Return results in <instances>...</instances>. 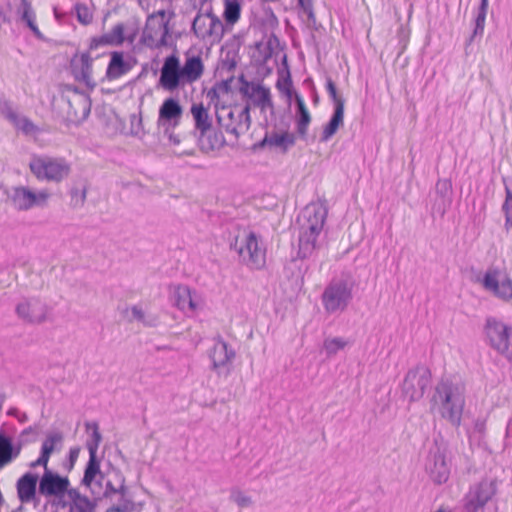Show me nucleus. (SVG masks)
<instances>
[{
  "label": "nucleus",
  "instance_id": "21",
  "mask_svg": "<svg viewBox=\"0 0 512 512\" xmlns=\"http://www.w3.org/2000/svg\"><path fill=\"white\" fill-rule=\"evenodd\" d=\"M37 483L39 484V476L32 472H26L17 480L16 489L21 503L37 502Z\"/></svg>",
  "mask_w": 512,
  "mask_h": 512
},
{
  "label": "nucleus",
  "instance_id": "9",
  "mask_svg": "<svg viewBox=\"0 0 512 512\" xmlns=\"http://www.w3.org/2000/svg\"><path fill=\"white\" fill-rule=\"evenodd\" d=\"M29 167L39 180L60 182L70 173V165L63 158L34 157Z\"/></svg>",
  "mask_w": 512,
  "mask_h": 512
},
{
  "label": "nucleus",
  "instance_id": "34",
  "mask_svg": "<svg viewBox=\"0 0 512 512\" xmlns=\"http://www.w3.org/2000/svg\"><path fill=\"white\" fill-rule=\"evenodd\" d=\"M88 186L86 181L75 182L69 190L70 206L74 209L82 208L87 197Z\"/></svg>",
  "mask_w": 512,
  "mask_h": 512
},
{
  "label": "nucleus",
  "instance_id": "31",
  "mask_svg": "<svg viewBox=\"0 0 512 512\" xmlns=\"http://www.w3.org/2000/svg\"><path fill=\"white\" fill-rule=\"evenodd\" d=\"M296 127L298 134L305 138L308 126L311 122L310 113L300 95H296Z\"/></svg>",
  "mask_w": 512,
  "mask_h": 512
},
{
  "label": "nucleus",
  "instance_id": "24",
  "mask_svg": "<svg viewBox=\"0 0 512 512\" xmlns=\"http://www.w3.org/2000/svg\"><path fill=\"white\" fill-rule=\"evenodd\" d=\"M234 357L235 351L221 337H218L209 353L212 369L218 371L219 368L231 363Z\"/></svg>",
  "mask_w": 512,
  "mask_h": 512
},
{
  "label": "nucleus",
  "instance_id": "22",
  "mask_svg": "<svg viewBox=\"0 0 512 512\" xmlns=\"http://www.w3.org/2000/svg\"><path fill=\"white\" fill-rule=\"evenodd\" d=\"M436 199L432 206L433 213L444 216L452 203V183L449 179H439L435 186Z\"/></svg>",
  "mask_w": 512,
  "mask_h": 512
},
{
  "label": "nucleus",
  "instance_id": "38",
  "mask_svg": "<svg viewBox=\"0 0 512 512\" xmlns=\"http://www.w3.org/2000/svg\"><path fill=\"white\" fill-rule=\"evenodd\" d=\"M208 16V32L207 37H212L214 40L220 41L225 32V26L218 16H216L212 9L207 11Z\"/></svg>",
  "mask_w": 512,
  "mask_h": 512
},
{
  "label": "nucleus",
  "instance_id": "7",
  "mask_svg": "<svg viewBox=\"0 0 512 512\" xmlns=\"http://www.w3.org/2000/svg\"><path fill=\"white\" fill-rule=\"evenodd\" d=\"M488 344L491 348L512 361V335L511 327L495 319L487 318L484 327Z\"/></svg>",
  "mask_w": 512,
  "mask_h": 512
},
{
  "label": "nucleus",
  "instance_id": "23",
  "mask_svg": "<svg viewBox=\"0 0 512 512\" xmlns=\"http://www.w3.org/2000/svg\"><path fill=\"white\" fill-rule=\"evenodd\" d=\"M125 31L124 23H117L110 32L93 37L89 44V50H95L103 46H121L125 42Z\"/></svg>",
  "mask_w": 512,
  "mask_h": 512
},
{
  "label": "nucleus",
  "instance_id": "26",
  "mask_svg": "<svg viewBox=\"0 0 512 512\" xmlns=\"http://www.w3.org/2000/svg\"><path fill=\"white\" fill-rule=\"evenodd\" d=\"M321 233L310 232L299 229L298 257L300 259L310 258L320 248L318 237Z\"/></svg>",
  "mask_w": 512,
  "mask_h": 512
},
{
  "label": "nucleus",
  "instance_id": "64",
  "mask_svg": "<svg viewBox=\"0 0 512 512\" xmlns=\"http://www.w3.org/2000/svg\"><path fill=\"white\" fill-rule=\"evenodd\" d=\"M266 145H270V137L266 133L264 138L253 145L254 150L263 149Z\"/></svg>",
  "mask_w": 512,
  "mask_h": 512
},
{
  "label": "nucleus",
  "instance_id": "33",
  "mask_svg": "<svg viewBox=\"0 0 512 512\" xmlns=\"http://www.w3.org/2000/svg\"><path fill=\"white\" fill-rule=\"evenodd\" d=\"M487 10L488 7L478 6L477 13L474 19L473 31L465 43L466 51L468 47L476 40V38H481L483 36Z\"/></svg>",
  "mask_w": 512,
  "mask_h": 512
},
{
  "label": "nucleus",
  "instance_id": "2",
  "mask_svg": "<svg viewBox=\"0 0 512 512\" xmlns=\"http://www.w3.org/2000/svg\"><path fill=\"white\" fill-rule=\"evenodd\" d=\"M424 469L434 484L441 485L448 481L451 473V459L448 457V445L442 437L434 438L430 444Z\"/></svg>",
  "mask_w": 512,
  "mask_h": 512
},
{
  "label": "nucleus",
  "instance_id": "40",
  "mask_svg": "<svg viewBox=\"0 0 512 512\" xmlns=\"http://www.w3.org/2000/svg\"><path fill=\"white\" fill-rule=\"evenodd\" d=\"M17 14L26 26L30 25V22H36V14L29 0H20V5L17 7Z\"/></svg>",
  "mask_w": 512,
  "mask_h": 512
},
{
  "label": "nucleus",
  "instance_id": "37",
  "mask_svg": "<svg viewBox=\"0 0 512 512\" xmlns=\"http://www.w3.org/2000/svg\"><path fill=\"white\" fill-rule=\"evenodd\" d=\"M241 16V3L239 0H224L223 18L226 25L233 26Z\"/></svg>",
  "mask_w": 512,
  "mask_h": 512
},
{
  "label": "nucleus",
  "instance_id": "17",
  "mask_svg": "<svg viewBox=\"0 0 512 512\" xmlns=\"http://www.w3.org/2000/svg\"><path fill=\"white\" fill-rule=\"evenodd\" d=\"M327 214L328 210L325 205L320 203L308 204L299 217L300 229L322 233Z\"/></svg>",
  "mask_w": 512,
  "mask_h": 512
},
{
  "label": "nucleus",
  "instance_id": "59",
  "mask_svg": "<svg viewBox=\"0 0 512 512\" xmlns=\"http://www.w3.org/2000/svg\"><path fill=\"white\" fill-rule=\"evenodd\" d=\"M233 82V77L229 79L222 80L221 82H217L215 85L219 89V91L223 94H228L231 91V84Z\"/></svg>",
  "mask_w": 512,
  "mask_h": 512
},
{
  "label": "nucleus",
  "instance_id": "15",
  "mask_svg": "<svg viewBox=\"0 0 512 512\" xmlns=\"http://www.w3.org/2000/svg\"><path fill=\"white\" fill-rule=\"evenodd\" d=\"M15 313L25 324L40 325L47 320L48 306L38 298H25L16 305Z\"/></svg>",
  "mask_w": 512,
  "mask_h": 512
},
{
  "label": "nucleus",
  "instance_id": "12",
  "mask_svg": "<svg viewBox=\"0 0 512 512\" xmlns=\"http://www.w3.org/2000/svg\"><path fill=\"white\" fill-rule=\"evenodd\" d=\"M240 82L239 92L243 98L247 99L250 106L259 107L261 109L273 108L270 89L261 83L248 81L242 74L238 78Z\"/></svg>",
  "mask_w": 512,
  "mask_h": 512
},
{
  "label": "nucleus",
  "instance_id": "28",
  "mask_svg": "<svg viewBox=\"0 0 512 512\" xmlns=\"http://www.w3.org/2000/svg\"><path fill=\"white\" fill-rule=\"evenodd\" d=\"M201 151L208 153L222 148L225 145V138L220 130H216L213 126L207 133L196 136Z\"/></svg>",
  "mask_w": 512,
  "mask_h": 512
},
{
  "label": "nucleus",
  "instance_id": "62",
  "mask_svg": "<svg viewBox=\"0 0 512 512\" xmlns=\"http://www.w3.org/2000/svg\"><path fill=\"white\" fill-rule=\"evenodd\" d=\"M31 32L33 33V35L39 39V40H44V35L42 34V32L39 30L36 22L35 23H31L30 22V25L27 26Z\"/></svg>",
  "mask_w": 512,
  "mask_h": 512
},
{
  "label": "nucleus",
  "instance_id": "3",
  "mask_svg": "<svg viewBox=\"0 0 512 512\" xmlns=\"http://www.w3.org/2000/svg\"><path fill=\"white\" fill-rule=\"evenodd\" d=\"M498 481L495 478H484L472 485L464 498L463 512H497L495 496Z\"/></svg>",
  "mask_w": 512,
  "mask_h": 512
},
{
  "label": "nucleus",
  "instance_id": "39",
  "mask_svg": "<svg viewBox=\"0 0 512 512\" xmlns=\"http://www.w3.org/2000/svg\"><path fill=\"white\" fill-rule=\"evenodd\" d=\"M270 146L279 147L283 153H286L290 147L295 144V136L292 133L284 132L282 134L273 133L269 135Z\"/></svg>",
  "mask_w": 512,
  "mask_h": 512
},
{
  "label": "nucleus",
  "instance_id": "51",
  "mask_svg": "<svg viewBox=\"0 0 512 512\" xmlns=\"http://www.w3.org/2000/svg\"><path fill=\"white\" fill-rule=\"evenodd\" d=\"M181 67L179 58L175 54H171L165 58L160 72L181 71Z\"/></svg>",
  "mask_w": 512,
  "mask_h": 512
},
{
  "label": "nucleus",
  "instance_id": "10",
  "mask_svg": "<svg viewBox=\"0 0 512 512\" xmlns=\"http://www.w3.org/2000/svg\"><path fill=\"white\" fill-rule=\"evenodd\" d=\"M50 194L41 190L34 192L28 187L15 186L7 191V197L18 211H28L34 207H44Z\"/></svg>",
  "mask_w": 512,
  "mask_h": 512
},
{
  "label": "nucleus",
  "instance_id": "5",
  "mask_svg": "<svg viewBox=\"0 0 512 512\" xmlns=\"http://www.w3.org/2000/svg\"><path fill=\"white\" fill-rule=\"evenodd\" d=\"M105 479L104 487H100L96 492V499H101L102 497L110 498L113 495H120V499L118 504L110 507L106 512H139L138 507H141L140 504H136L134 501L127 497L128 488L125 485V477L121 471H115V483L112 482L110 478V474Z\"/></svg>",
  "mask_w": 512,
  "mask_h": 512
},
{
  "label": "nucleus",
  "instance_id": "41",
  "mask_svg": "<svg viewBox=\"0 0 512 512\" xmlns=\"http://www.w3.org/2000/svg\"><path fill=\"white\" fill-rule=\"evenodd\" d=\"M348 341L341 337L334 338H326L323 342V350L325 351L327 356H333L338 353V351L344 349Z\"/></svg>",
  "mask_w": 512,
  "mask_h": 512
},
{
  "label": "nucleus",
  "instance_id": "11",
  "mask_svg": "<svg viewBox=\"0 0 512 512\" xmlns=\"http://www.w3.org/2000/svg\"><path fill=\"white\" fill-rule=\"evenodd\" d=\"M86 428L92 429V434L86 443V447L89 452V459L84 469L81 485H89L96 475L100 474V459L98 458L97 451L102 440V436L96 422L86 423Z\"/></svg>",
  "mask_w": 512,
  "mask_h": 512
},
{
  "label": "nucleus",
  "instance_id": "14",
  "mask_svg": "<svg viewBox=\"0 0 512 512\" xmlns=\"http://www.w3.org/2000/svg\"><path fill=\"white\" fill-rule=\"evenodd\" d=\"M236 242H238V239H236ZM235 248L242 260L251 268L260 269L265 265V249L260 246L258 237L254 232L250 231L245 236L239 248L235 243Z\"/></svg>",
  "mask_w": 512,
  "mask_h": 512
},
{
  "label": "nucleus",
  "instance_id": "32",
  "mask_svg": "<svg viewBox=\"0 0 512 512\" xmlns=\"http://www.w3.org/2000/svg\"><path fill=\"white\" fill-rule=\"evenodd\" d=\"M505 188V200L502 204V212L505 216L504 228L508 232L512 229V178L502 177Z\"/></svg>",
  "mask_w": 512,
  "mask_h": 512
},
{
  "label": "nucleus",
  "instance_id": "16",
  "mask_svg": "<svg viewBox=\"0 0 512 512\" xmlns=\"http://www.w3.org/2000/svg\"><path fill=\"white\" fill-rule=\"evenodd\" d=\"M69 486L70 480L67 476H61L46 468L42 476L39 477L38 493L46 498L62 499Z\"/></svg>",
  "mask_w": 512,
  "mask_h": 512
},
{
  "label": "nucleus",
  "instance_id": "36",
  "mask_svg": "<svg viewBox=\"0 0 512 512\" xmlns=\"http://www.w3.org/2000/svg\"><path fill=\"white\" fill-rule=\"evenodd\" d=\"M184 81L182 71L160 72L159 84L167 91L176 90Z\"/></svg>",
  "mask_w": 512,
  "mask_h": 512
},
{
  "label": "nucleus",
  "instance_id": "19",
  "mask_svg": "<svg viewBox=\"0 0 512 512\" xmlns=\"http://www.w3.org/2000/svg\"><path fill=\"white\" fill-rule=\"evenodd\" d=\"M71 73L75 80L83 82L90 90H93L96 83L92 79L93 58L89 51L80 55L76 53L70 61Z\"/></svg>",
  "mask_w": 512,
  "mask_h": 512
},
{
  "label": "nucleus",
  "instance_id": "27",
  "mask_svg": "<svg viewBox=\"0 0 512 512\" xmlns=\"http://www.w3.org/2000/svg\"><path fill=\"white\" fill-rule=\"evenodd\" d=\"M184 81L186 83H193L201 78L204 72V65L200 55L186 54V60L181 67Z\"/></svg>",
  "mask_w": 512,
  "mask_h": 512
},
{
  "label": "nucleus",
  "instance_id": "6",
  "mask_svg": "<svg viewBox=\"0 0 512 512\" xmlns=\"http://www.w3.org/2000/svg\"><path fill=\"white\" fill-rule=\"evenodd\" d=\"M182 115L183 108L179 101L173 97L166 98L159 107L157 127L163 131L164 136L173 145H178L181 142L174 130L180 124Z\"/></svg>",
  "mask_w": 512,
  "mask_h": 512
},
{
  "label": "nucleus",
  "instance_id": "30",
  "mask_svg": "<svg viewBox=\"0 0 512 512\" xmlns=\"http://www.w3.org/2000/svg\"><path fill=\"white\" fill-rule=\"evenodd\" d=\"M344 124V108L341 105L335 107L332 116L323 128V132L320 138L321 142H327L330 140L338 131V129Z\"/></svg>",
  "mask_w": 512,
  "mask_h": 512
},
{
  "label": "nucleus",
  "instance_id": "52",
  "mask_svg": "<svg viewBox=\"0 0 512 512\" xmlns=\"http://www.w3.org/2000/svg\"><path fill=\"white\" fill-rule=\"evenodd\" d=\"M12 446L10 438L0 432V452L4 449H10ZM11 461V457L7 454H0V468L4 467Z\"/></svg>",
  "mask_w": 512,
  "mask_h": 512
},
{
  "label": "nucleus",
  "instance_id": "60",
  "mask_svg": "<svg viewBox=\"0 0 512 512\" xmlns=\"http://www.w3.org/2000/svg\"><path fill=\"white\" fill-rule=\"evenodd\" d=\"M65 495L69 497L72 501V505L75 504L78 500H80L84 495H82L78 489L67 487V491H65Z\"/></svg>",
  "mask_w": 512,
  "mask_h": 512
},
{
  "label": "nucleus",
  "instance_id": "25",
  "mask_svg": "<svg viewBox=\"0 0 512 512\" xmlns=\"http://www.w3.org/2000/svg\"><path fill=\"white\" fill-rule=\"evenodd\" d=\"M192 291L187 285H178L175 287L172 298L175 306L183 312H194L198 308Z\"/></svg>",
  "mask_w": 512,
  "mask_h": 512
},
{
  "label": "nucleus",
  "instance_id": "54",
  "mask_svg": "<svg viewBox=\"0 0 512 512\" xmlns=\"http://www.w3.org/2000/svg\"><path fill=\"white\" fill-rule=\"evenodd\" d=\"M95 507L96 504L84 495L80 500L71 506V509L75 508L78 512H93Z\"/></svg>",
  "mask_w": 512,
  "mask_h": 512
},
{
  "label": "nucleus",
  "instance_id": "44",
  "mask_svg": "<svg viewBox=\"0 0 512 512\" xmlns=\"http://www.w3.org/2000/svg\"><path fill=\"white\" fill-rule=\"evenodd\" d=\"M325 87L327 90V93L331 100L334 103V108L338 107V105H341V108H344L345 106V100L344 98L338 93L337 87L335 82L332 80L330 76H326V83Z\"/></svg>",
  "mask_w": 512,
  "mask_h": 512
},
{
  "label": "nucleus",
  "instance_id": "53",
  "mask_svg": "<svg viewBox=\"0 0 512 512\" xmlns=\"http://www.w3.org/2000/svg\"><path fill=\"white\" fill-rule=\"evenodd\" d=\"M131 313H132V317H133L134 320H137L138 322H141V323H143L146 326L153 327V326L156 325V319L155 318H150L149 320H147L145 318V313L137 305H134V306L131 307Z\"/></svg>",
  "mask_w": 512,
  "mask_h": 512
},
{
  "label": "nucleus",
  "instance_id": "46",
  "mask_svg": "<svg viewBox=\"0 0 512 512\" xmlns=\"http://www.w3.org/2000/svg\"><path fill=\"white\" fill-rule=\"evenodd\" d=\"M230 500L236 503L240 508H246L252 505L250 496L245 495L239 488H232Z\"/></svg>",
  "mask_w": 512,
  "mask_h": 512
},
{
  "label": "nucleus",
  "instance_id": "47",
  "mask_svg": "<svg viewBox=\"0 0 512 512\" xmlns=\"http://www.w3.org/2000/svg\"><path fill=\"white\" fill-rule=\"evenodd\" d=\"M61 442L62 435L60 433L49 434L43 441L40 452L51 455L55 449V445Z\"/></svg>",
  "mask_w": 512,
  "mask_h": 512
},
{
  "label": "nucleus",
  "instance_id": "35",
  "mask_svg": "<svg viewBox=\"0 0 512 512\" xmlns=\"http://www.w3.org/2000/svg\"><path fill=\"white\" fill-rule=\"evenodd\" d=\"M238 121L236 124L229 123L225 124L224 128L227 133L233 134L236 138L239 137V130L244 126L247 130L251 124L250 118V105L246 104L244 108H242L237 115Z\"/></svg>",
  "mask_w": 512,
  "mask_h": 512
},
{
  "label": "nucleus",
  "instance_id": "49",
  "mask_svg": "<svg viewBox=\"0 0 512 512\" xmlns=\"http://www.w3.org/2000/svg\"><path fill=\"white\" fill-rule=\"evenodd\" d=\"M13 125L26 135H30L37 130V127L34 125V123L27 117L18 116L17 121H15Z\"/></svg>",
  "mask_w": 512,
  "mask_h": 512
},
{
  "label": "nucleus",
  "instance_id": "58",
  "mask_svg": "<svg viewBox=\"0 0 512 512\" xmlns=\"http://www.w3.org/2000/svg\"><path fill=\"white\" fill-rule=\"evenodd\" d=\"M79 448H72L69 451V456L67 462L64 463V467L67 469V471H71L77 461V458L79 456Z\"/></svg>",
  "mask_w": 512,
  "mask_h": 512
},
{
  "label": "nucleus",
  "instance_id": "29",
  "mask_svg": "<svg viewBox=\"0 0 512 512\" xmlns=\"http://www.w3.org/2000/svg\"><path fill=\"white\" fill-rule=\"evenodd\" d=\"M191 114L194 119L195 136L207 133L212 126V121L209 117L208 110L204 105L202 103L193 104L191 107Z\"/></svg>",
  "mask_w": 512,
  "mask_h": 512
},
{
  "label": "nucleus",
  "instance_id": "8",
  "mask_svg": "<svg viewBox=\"0 0 512 512\" xmlns=\"http://www.w3.org/2000/svg\"><path fill=\"white\" fill-rule=\"evenodd\" d=\"M431 383V372L425 365L418 364L408 370L401 385L402 395L409 402L419 401L423 398L426 389Z\"/></svg>",
  "mask_w": 512,
  "mask_h": 512
},
{
  "label": "nucleus",
  "instance_id": "48",
  "mask_svg": "<svg viewBox=\"0 0 512 512\" xmlns=\"http://www.w3.org/2000/svg\"><path fill=\"white\" fill-rule=\"evenodd\" d=\"M76 12L77 20L84 25H87L91 23L92 21V13L90 12L89 8L81 3H77L74 7Z\"/></svg>",
  "mask_w": 512,
  "mask_h": 512
},
{
  "label": "nucleus",
  "instance_id": "1",
  "mask_svg": "<svg viewBox=\"0 0 512 512\" xmlns=\"http://www.w3.org/2000/svg\"><path fill=\"white\" fill-rule=\"evenodd\" d=\"M432 401L440 406L443 418L454 427L460 426L465 406V385L460 380L442 378L435 387Z\"/></svg>",
  "mask_w": 512,
  "mask_h": 512
},
{
  "label": "nucleus",
  "instance_id": "13",
  "mask_svg": "<svg viewBox=\"0 0 512 512\" xmlns=\"http://www.w3.org/2000/svg\"><path fill=\"white\" fill-rule=\"evenodd\" d=\"M169 33V20L148 16L141 40L150 48H160L167 45Z\"/></svg>",
  "mask_w": 512,
  "mask_h": 512
},
{
  "label": "nucleus",
  "instance_id": "4",
  "mask_svg": "<svg viewBox=\"0 0 512 512\" xmlns=\"http://www.w3.org/2000/svg\"><path fill=\"white\" fill-rule=\"evenodd\" d=\"M354 280L350 276L332 279L322 294V304L327 313L344 311L352 300Z\"/></svg>",
  "mask_w": 512,
  "mask_h": 512
},
{
  "label": "nucleus",
  "instance_id": "57",
  "mask_svg": "<svg viewBox=\"0 0 512 512\" xmlns=\"http://www.w3.org/2000/svg\"><path fill=\"white\" fill-rule=\"evenodd\" d=\"M256 49L262 54L263 62H266L272 57L274 47H271V42L265 45L262 42H258L256 43Z\"/></svg>",
  "mask_w": 512,
  "mask_h": 512
},
{
  "label": "nucleus",
  "instance_id": "43",
  "mask_svg": "<svg viewBox=\"0 0 512 512\" xmlns=\"http://www.w3.org/2000/svg\"><path fill=\"white\" fill-rule=\"evenodd\" d=\"M283 64L286 66V75L282 79H278L276 83V87L284 93L287 97H291L292 95V89H293V82L291 78V74L287 65V57L284 55L283 57Z\"/></svg>",
  "mask_w": 512,
  "mask_h": 512
},
{
  "label": "nucleus",
  "instance_id": "45",
  "mask_svg": "<svg viewBox=\"0 0 512 512\" xmlns=\"http://www.w3.org/2000/svg\"><path fill=\"white\" fill-rule=\"evenodd\" d=\"M0 114L11 124L17 121L19 116L13 108V103L4 97H0Z\"/></svg>",
  "mask_w": 512,
  "mask_h": 512
},
{
  "label": "nucleus",
  "instance_id": "55",
  "mask_svg": "<svg viewBox=\"0 0 512 512\" xmlns=\"http://www.w3.org/2000/svg\"><path fill=\"white\" fill-rule=\"evenodd\" d=\"M108 475H106L105 472H102L100 470V474H97L94 480L89 485H84L86 488H88L91 492V494L96 499V492L97 489H100V487H104L105 479Z\"/></svg>",
  "mask_w": 512,
  "mask_h": 512
},
{
  "label": "nucleus",
  "instance_id": "61",
  "mask_svg": "<svg viewBox=\"0 0 512 512\" xmlns=\"http://www.w3.org/2000/svg\"><path fill=\"white\" fill-rule=\"evenodd\" d=\"M138 34V30L136 28L133 29H126L125 31V41H127L129 44H133L136 40Z\"/></svg>",
  "mask_w": 512,
  "mask_h": 512
},
{
  "label": "nucleus",
  "instance_id": "18",
  "mask_svg": "<svg viewBox=\"0 0 512 512\" xmlns=\"http://www.w3.org/2000/svg\"><path fill=\"white\" fill-rule=\"evenodd\" d=\"M500 271L498 268L490 267L482 279V285L485 290L492 292L496 297L509 301L512 299V280L506 277L499 281Z\"/></svg>",
  "mask_w": 512,
  "mask_h": 512
},
{
  "label": "nucleus",
  "instance_id": "63",
  "mask_svg": "<svg viewBox=\"0 0 512 512\" xmlns=\"http://www.w3.org/2000/svg\"><path fill=\"white\" fill-rule=\"evenodd\" d=\"M31 32L33 33V35L39 39V40H44V35L42 34V32L39 30L36 22L35 23H31L30 22V25L27 26Z\"/></svg>",
  "mask_w": 512,
  "mask_h": 512
},
{
  "label": "nucleus",
  "instance_id": "50",
  "mask_svg": "<svg viewBox=\"0 0 512 512\" xmlns=\"http://www.w3.org/2000/svg\"><path fill=\"white\" fill-rule=\"evenodd\" d=\"M261 23L266 30L271 31H274L279 25V21L271 8L264 11Z\"/></svg>",
  "mask_w": 512,
  "mask_h": 512
},
{
  "label": "nucleus",
  "instance_id": "56",
  "mask_svg": "<svg viewBox=\"0 0 512 512\" xmlns=\"http://www.w3.org/2000/svg\"><path fill=\"white\" fill-rule=\"evenodd\" d=\"M299 7L306 13L310 23H316V17L313 11V4L311 0H298Z\"/></svg>",
  "mask_w": 512,
  "mask_h": 512
},
{
  "label": "nucleus",
  "instance_id": "20",
  "mask_svg": "<svg viewBox=\"0 0 512 512\" xmlns=\"http://www.w3.org/2000/svg\"><path fill=\"white\" fill-rule=\"evenodd\" d=\"M109 55L110 61L105 73V77L109 81L119 79L126 75L136 64V59L129 53H125L123 51H112Z\"/></svg>",
  "mask_w": 512,
  "mask_h": 512
},
{
  "label": "nucleus",
  "instance_id": "42",
  "mask_svg": "<svg viewBox=\"0 0 512 512\" xmlns=\"http://www.w3.org/2000/svg\"><path fill=\"white\" fill-rule=\"evenodd\" d=\"M208 16L207 12L202 14L198 13L192 22V31L198 38L205 39L208 32Z\"/></svg>",
  "mask_w": 512,
  "mask_h": 512
}]
</instances>
